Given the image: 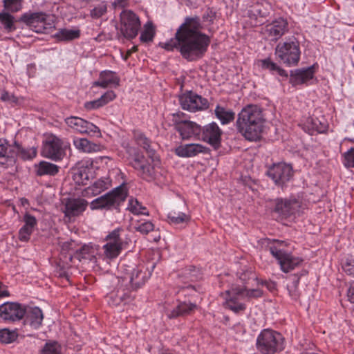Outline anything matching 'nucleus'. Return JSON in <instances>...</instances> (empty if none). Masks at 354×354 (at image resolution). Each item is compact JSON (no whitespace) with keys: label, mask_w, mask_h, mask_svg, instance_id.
Listing matches in <instances>:
<instances>
[{"label":"nucleus","mask_w":354,"mask_h":354,"mask_svg":"<svg viewBox=\"0 0 354 354\" xmlns=\"http://www.w3.org/2000/svg\"><path fill=\"white\" fill-rule=\"evenodd\" d=\"M343 165L345 167L351 169L354 173V148L352 147L346 152L342 154Z\"/></svg>","instance_id":"603ef678"},{"label":"nucleus","mask_w":354,"mask_h":354,"mask_svg":"<svg viewBox=\"0 0 354 354\" xmlns=\"http://www.w3.org/2000/svg\"><path fill=\"white\" fill-rule=\"evenodd\" d=\"M303 129L308 133L313 135L315 132L325 133L328 129V123L324 116L321 118L310 116L302 124Z\"/></svg>","instance_id":"5701e85b"},{"label":"nucleus","mask_w":354,"mask_h":354,"mask_svg":"<svg viewBox=\"0 0 354 354\" xmlns=\"http://www.w3.org/2000/svg\"><path fill=\"white\" fill-rule=\"evenodd\" d=\"M179 102L183 109L189 112L203 111L209 107L207 99L194 93L186 91L179 96Z\"/></svg>","instance_id":"dca6fc26"},{"label":"nucleus","mask_w":354,"mask_h":354,"mask_svg":"<svg viewBox=\"0 0 354 354\" xmlns=\"http://www.w3.org/2000/svg\"><path fill=\"white\" fill-rule=\"evenodd\" d=\"M120 33L127 39H134L141 28L138 16L130 10H124L120 14Z\"/></svg>","instance_id":"ddd939ff"},{"label":"nucleus","mask_w":354,"mask_h":354,"mask_svg":"<svg viewBox=\"0 0 354 354\" xmlns=\"http://www.w3.org/2000/svg\"><path fill=\"white\" fill-rule=\"evenodd\" d=\"M26 305L18 302H5L0 305V318L6 322H15L24 319Z\"/></svg>","instance_id":"f3484780"},{"label":"nucleus","mask_w":354,"mask_h":354,"mask_svg":"<svg viewBox=\"0 0 354 354\" xmlns=\"http://www.w3.org/2000/svg\"><path fill=\"white\" fill-rule=\"evenodd\" d=\"M0 22L7 32L17 30L15 17L8 12H0Z\"/></svg>","instance_id":"58836bf2"},{"label":"nucleus","mask_w":354,"mask_h":354,"mask_svg":"<svg viewBox=\"0 0 354 354\" xmlns=\"http://www.w3.org/2000/svg\"><path fill=\"white\" fill-rule=\"evenodd\" d=\"M127 209L134 215H149L147 207L133 198H131L129 200Z\"/></svg>","instance_id":"ea45409f"},{"label":"nucleus","mask_w":354,"mask_h":354,"mask_svg":"<svg viewBox=\"0 0 354 354\" xmlns=\"http://www.w3.org/2000/svg\"><path fill=\"white\" fill-rule=\"evenodd\" d=\"M155 268V263H140L133 268L129 276L119 277L120 280H124L127 286L133 293L142 288L150 278Z\"/></svg>","instance_id":"9b49d317"},{"label":"nucleus","mask_w":354,"mask_h":354,"mask_svg":"<svg viewBox=\"0 0 354 354\" xmlns=\"http://www.w3.org/2000/svg\"><path fill=\"white\" fill-rule=\"evenodd\" d=\"M262 295L263 291L259 288L249 289L245 285L233 284L225 292L224 306L237 314L246 309L245 301L261 297Z\"/></svg>","instance_id":"20e7f679"},{"label":"nucleus","mask_w":354,"mask_h":354,"mask_svg":"<svg viewBox=\"0 0 354 354\" xmlns=\"http://www.w3.org/2000/svg\"><path fill=\"white\" fill-rule=\"evenodd\" d=\"M18 337L15 330L3 328L0 330V342L4 344H10L15 342Z\"/></svg>","instance_id":"49530a36"},{"label":"nucleus","mask_w":354,"mask_h":354,"mask_svg":"<svg viewBox=\"0 0 354 354\" xmlns=\"http://www.w3.org/2000/svg\"><path fill=\"white\" fill-rule=\"evenodd\" d=\"M288 243L285 241L269 240L268 248L272 256L276 259L282 272L288 273L299 266L303 259L293 256L286 250Z\"/></svg>","instance_id":"39448f33"},{"label":"nucleus","mask_w":354,"mask_h":354,"mask_svg":"<svg viewBox=\"0 0 354 354\" xmlns=\"http://www.w3.org/2000/svg\"><path fill=\"white\" fill-rule=\"evenodd\" d=\"M44 317V313L39 307L26 306V314L24 317L25 325H28L32 329L38 330L42 326Z\"/></svg>","instance_id":"393cba45"},{"label":"nucleus","mask_w":354,"mask_h":354,"mask_svg":"<svg viewBox=\"0 0 354 354\" xmlns=\"http://www.w3.org/2000/svg\"><path fill=\"white\" fill-rule=\"evenodd\" d=\"M67 143L56 136H50L44 143L42 156L54 161L62 160L66 155Z\"/></svg>","instance_id":"2eb2a0df"},{"label":"nucleus","mask_w":354,"mask_h":354,"mask_svg":"<svg viewBox=\"0 0 354 354\" xmlns=\"http://www.w3.org/2000/svg\"><path fill=\"white\" fill-rule=\"evenodd\" d=\"M65 122L68 127L81 134H87L97 138L102 136L100 129L98 127L80 117L71 116L66 118Z\"/></svg>","instance_id":"a211bd4d"},{"label":"nucleus","mask_w":354,"mask_h":354,"mask_svg":"<svg viewBox=\"0 0 354 354\" xmlns=\"http://www.w3.org/2000/svg\"><path fill=\"white\" fill-rule=\"evenodd\" d=\"M196 308V305L192 303L180 302L178 306L167 314L169 319H175L191 314Z\"/></svg>","instance_id":"72a5a7b5"},{"label":"nucleus","mask_w":354,"mask_h":354,"mask_svg":"<svg viewBox=\"0 0 354 354\" xmlns=\"http://www.w3.org/2000/svg\"><path fill=\"white\" fill-rule=\"evenodd\" d=\"M107 12V3L102 1L90 10V17L93 19H97Z\"/></svg>","instance_id":"09e8293b"},{"label":"nucleus","mask_w":354,"mask_h":354,"mask_svg":"<svg viewBox=\"0 0 354 354\" xmlns=\"http://www.w3.org/2000/svg\"><path fill=\"white\" fill-rule=\"evenodd\" d=\"M15 150L16 151H14L15 156L17 155L25 160H32L37 156V149L33 147L25 148L18 144H16Z\"/></svg>","instance_id":"79ce46f5"},{"label":"nucleus","mask_w":354,"mask_h":354,"mask_svg":"<svg viewBox=\"0 0 354 354\" xmlns=\"http://www.w3.org/2000/svg\"><path fill=\"white\" fill-rule=\"evenodd\" d=\"M252 274L251 272H244L243 274H241V275L239 277V279L243 281L244 283H245L247 279H250V275H252Z\"/></svg>","instance_id":"69168bd1"},{"label":"nucleus","mask_w":354,"mask_h":354,"mask_svg":"<svg viewBox=\"0 0 354 354\" xmlns=\"http://www.w3.org/2000/svg\"><path fill=\"white\" fill-rule=\"evenodd\" d=\"M274 212L281 218H288L300 212L301 202L295 197L277 198L274 201Z\"/></svg>","instance_id":"4468645a"},{"label":"nucleus","mask_w":354,"mask_h":354,"mask_svg":"<svg viewBox=\"0 0 354 354\" xmlns=\"http://www.w3.org/2000/svg\"><path fill=\"white\" fill-rule=\"evenodd\" d=\"M73 179L77 185H86L93 176V161L86 158L80 161L72 171Z\"/></svg>","instance_id":"412c9836"},{"label":"nucleus","mask_w":354,"mask_h":354,"mask_svg":"<svg viewBox=\"0 0 354 354\" xmlns=\"http://www.w3.org/2000/svg\"><path fill=\"white\" fill-rule=\"evenodd\" d=\"M22 221L24 224L19 230L18 238L21 241L27 242L30 240L32 234L37 227V220L29 212H26Z\"/></svg>","instance_id":"cd10ccee"},{"label":"nucleus","mask_w":354,"mask_h":354,"mask_svg":"<svg viewBox=\"0 0 354 354\" xmlns=\"http://www.w3.org/2000/svg\"><path fill=\"white\" fill-rule=\"evenodd\" d=\"M75 149L83 153H94L100 150V145L92 142L86 138H75L73 141Z\"/></svg>","instance_id":"473e14b6"},{"label":"nucleus","mask_w":354,"mask_h":354,"mask_svg":"<svg viewBox=\"0 0 354 354\" xmlns=\"http://www.w3.org/2000/svg\"><path fill=\"white\" fill-rule=\"evenodd\" d=\"M116 287L107 295V302L112 307L124 306L133 301L136 294L125 283L124 280L119 278Z\"/></svg>","instance_id":"f8f14e48"},{"label":"nucleus","mask_w":354,"mask_h":354,"mask_svg":"<svg viewBox=\"0 0 354 354\" xmlns=\"http://www.w3.org/2000/svg\"><path fill=\"white\" fill-rule=\"evenodd\" d=\"M167 217L169 223L173 225L187 224L191 219L189 214L175 211L169 212Z\"/></svg>","instance_id":"4c0bfd02"},{"label":"nucleus","mask_w":354,"mask_h":354,"mask_svg":"<svg viewBox=\"0 0 354 354\" xmlns=\"http://www.w3.org/2000/svg\"><path fill=\"white\" fill-rule=\"evenodd\" d=\"M111 187V180L107 177H102L90 186L82 191V196L86 198H91L97 196Z\"/></svg>","instance_id":"bb28decb"},{"label":"nucleus","mask_w":354,"mask_h":354,"mask_svg":"<svg viewBox=\"0 0 354 354\" xmlns=\"http://www.w3.org/2000/svg\"><path fill=\"white\" fill-rule=\"evenodd\" d=\"M347 296L351 303H354V284L351 285L348 289Z\"/></svg>","instance_id":"680f3d73"},{"label":"nucleus","mask_w":354,"mask_h":354,"mask_svg":"<svg viewBox=\"0 0 354 354\" xmlns=\"http://www.w3.org/2000/svg\"><path fill=\"white\" fill-rule=\"evenodd\" d=\"M266 122L262 108L250 104L238 114L236 127L239 133L249 141H257L261 137Z\"/></svg>","instance_id":"f03ea898"},{"label":"nucleus","mask_w":354,"mask_h":354,"mask_svg":"<svg viewBox=\"0 0 354 354\" xmlns=\"http://www.w3.org/2000/svg\"><path fill=\"white\" fill-rule=\"evenodd\" d=\"M318 66L315 64L308 68L297 69L290 74V82L293 86L306 84L314 78Z\"/></svg>","instance_id":"b1692460"},{"label":"nucleus","mask_w":354,"mask_h":354,"mask_svg":"<svg viewBox=\"0 0 354 354\" xmlns=\"http://www.w3.org/2000/svg\"><path fill=\"white\" fill-rule=\"evenodd\" d=\"M101 107H102V106L99 98L93 101L86 102L84 103V108L88 111L97 109Z\"/></svg>","instance_id":"5fc2aeb1"},{"label":"nucleus","mask_w":354,"mask_h":354,"mask_svg":"<svg viewBox=\"0 0 354 354\" xmlns=\"http://www.w3.org/2000/svg\"><path fill=\"white\" fill-rule=\"evenodd\" d=\"M21 204H22L23 205H25L26 204H28V199L24 198H21Z\"/></svg>","instance_id":"338daca9"},{"label":"nucleus","mask_w":354,"mask_h":354,"mask_svg":"<svg viewBox=\"0 0 354 354\" xmlns=\"http://www.w3.org/2000/svg\"><path fill=\"white\" fill-rule=\"evenodd\" d=\"M256 348L261 354H274L284 349L285 339L278 331L263 329L257 337Z\"/></svg>","instance_id":"423d86ee"},{"label":"nucleus","mask_w":354,"mask_h":354,"mask_svg":"<svg viewBox=\"0 0 354 354\" xmlns=\"http://www.w3.org/2000/svg\"><path fill=\"white\" fill-rule=\"evenodd\" d=\"M62 346L55 340H48L40 350V354H62Z\"/></svg>","instance_id":"c03bdc74"},{"label":"nucleus","mask_w":354,"mask_h":354,"mask_svg":"<svg viewBox=\"0 0 354 354\" xmlns=\"http://www.w3.org/2000/svg\"><path fill=\"white\" fill-rule=\"evenodd\" d=\"M133 137L137 145L145 150L148 158L140 151H135L133 154H131L130 164L140 177L147 181L152 180L155 177L153 163L157 159L156 152L151 149V141L144 133L135 131Z\"/></svg>","instance_id":"7ed1b4c3"},{"label":"nucleus","mask_w":354,"mask_h":354,"mask_svg":"<svg viewBox=\"0 0 354 354\" xmlns=\"http://www.w3.org/2000/svg\"><path fill=\"white\" fill-rule=\"evenodd\" d=\"M128 189L124 185H121L108 193L94 199L90 203L92 210L97 209H117L126 201Z\"/></svg>","instance_id":"0eeeda50"},{"label":"nucleus","mask_w":354,"mask_h":354,"mask_svg":"<svg viewBox=\"0 0 354 354\" xmlns=\"http://www.w3.org/2000/svg\"><path fill=\"white\" fill-rule=\"evenodd\" d=\"M55 38L59 41H71L80 37V30L79 29H59L55 35Z\"/></svg>","instance_id":"e433bc0d"},{"label":"nucleus","mask_w":354,"mask_h":354,"mask_svg":"<svg viewBox=\"0 0 354 354\" xmlns=\"http://www.w3.org/2000/svg\"><path fill=\"white\" fill-rule=\"evenodd\" d=\"M13 98L15 97L7 91H3L1 95V100L3 102L12 100Z\"/></svg>","instance_id":"0e129e2a"},{"label":"nucleus","mask_w":354,"mask_h":354,"mask_svg":"<svg viewBox=\"0 0 354 354\" xmlns=\"http://www.w3.org/2000/svg\"><path fill=\"white\" fill-rule=\"evenodd\" d=\"M88 206V202L81 198H69L64 207V214L67 217H75L82 214Z\"/></svg>","instance_id":"c85d7f7f"},{"label":"nucleus","mask_w":354,"mask_h":354,"mask_svg":"<svg viewBox=\"0 0 354 354\" xmlns=\"http://www.w3.org/2000/svg\"><path fill=\"white\" fill-rule=\"evenodd\" d=\"M261 66L263 68L268 70L273 75H278L283 77H288L287 72L270 59L262 60Z\"/></svg>","instance_id":"a19ab883"},{"label":"nucleus","mask_w":354,"mask_h":354,"mask_svg":"<svg viewBox=\"0 0 354 354\" xmlns=\"http://www.w3.org/2000/svg\"><path fill=\"white\" fill-rule=\"evenodd\" d=\"M209 149L199 143L181 144L174 149L175 154L180 158H192L200 153L207 154Z\"/></svg>","instance_id":"4be33fe9"},{"label":"nucleus","mask_w":354,"mask_h":354,"mask_svg":"<svg viewBox=\"0 0 354 354\" xmlns=\"http://www.w3.org/2000/svg\"><path fill=\"white\" fill-rule=\"evenodd\" d=\"M120 83V78L117 74L111 71L106 70L100 73L99 78L94 82L93 86L106 88L109 86H118Z\"/></svg>","instance_id":"7c9ffc66"},{"label":"nucleus","mask_w":354,"mask_h":354,"mask_svg":"<svg viewBox=\"0 0 354 354\" xmlns=\"http://www.w3.org/2000/svg\"><path fill=\"white\" fill-rule=\"evenodd\" d=\"M75 244L74 241H66L62 245V250L64 251H69L72 249L73 245Z\"/></svg>","instance_id":"e2e57ef3"},{"label":"nucleus","mask_w":354,"mask_h":354,"mask_svg":"<svg viewBox=\"0 0 354 354\" xmlns=\"http://www.w3.org/2000/svg\"><path fill=\"white\" fill-rule=\"evenodd\" d=\"M123 232V230L120 227H118L111 232H109L106 236L105 237V241L108 243H111V245H115L118 247H122L123 248L124 241L121 238V233Z\"/></svg>","instance_id":"37998d69"},{"label":"nucleus","mask_w":354,"mask_h":354,"mask_svg":"<svg viewBox=\"0 0 354 354\" xmlns=\"http://www.w3.org/2000/svg\"><path fill=\"white\" fill-rule=\"evenodd\" d=\"M10 296V292L7 289V287L3 283H0V299Z\"/></svg>","instance_id":"13d9d810"},{"label":"nucleus","mask_w":354,"mask_h":354,"mask_svg":"<svg viewBox=\"0 0 354 354\" xmlns=\"http://www.w3.org/2000/svg\"><path fill=\"white\" fill-rule=\"evenodd\" d=\"M187 289H194V288H193V286H187L186 288H183L181 289V291H182V292H185V291L186 290H187Z\"/></svg>","instance_id":"774afa93"},{"label":"nucleus","mask_w":354,"mask_h":354,"mask_svg":"<svg viewBox=\"0 0 354 354\" xmlns=\"http://www.w3.org/2000/svg\"><path fill=\"white\" fill-rule=\"evenodd\" d=\"M275 53L287 66H296L301 56L299 43L295 38H290L285 41L279 42L277 45Z\"/></svg>","instance_id":"9d476101"},{"label":"nucleus","mask_w":354,"mask_h":354,"mask_svg":"<svg viewBox=\"0 0 354 354\" xmlns=\"http://www.w3.org/2000/svg\"><path fill=\"white\" fill-rule=\"evenodd\" d=\"M116 97V94L113 91H108L105 93H104L99 99L102 104V106H104L109 102L114 100Z\"/></svg>","instance_id":"864d4df0"},{"label":"nucleus","mask_w":354,"mask_h":354,"mask_svg":"<svg viewBox=\"0 0 354 354\" xmlns=\"http://www.w3.org/2000/svg\"><path fill=\"white\" fill-rule=\"evenodd\" d=\"M113 4L115 7L123 8L129 6V0H115Z\"/></svg>","instance_id":"4d7b16f0"},{"label":"nucleus","mask_w":354,"mask_h":354,"mask_svg":"<svg viewBox=\"0 0 354 354\" xmlns=\"http://www.w3.org/2000/svg\"><path fill=\"white\" fill-rule=\"evenodd\" d=\"M344 270L349 275L354 277V265L347 263L344 266Z\"/></svg>","instance_id":"052dcab7"},{"label":"nucleus","mask_w":354,"mask_h":354,"mask_svg":"<svg viewBox=\"0 0 354 354\" xmlns=\"http://www.w3.org/2000/svg\"><path fill=\"white\" fill-rule=\"evenodd\" d=\"M272 10V5L266 0L253 3L248 11V16L252 19L267 17Z\"/></svg>","instance_id":"c756f323"},{"label":"nucleus","mask_w":354,"mask_h":354,"mask_svg":"<svg viewBox=\"0 0 354 354\" xmlns=\"http://www.w3.org/2000/svg\"><path fill=\"white\" fill-rule=\"evenodd\" d=\"M203 25L198 16L187 17L178 28L174 37L161 44L168 51L178 50L188 61L204 57L211 43L209 35L203 33Z\"/></svg>","instance_id":"f257e3e1"},{"label":"nucleus","mask_w":354,"mask_h":354,"mask_svg":"<svg viewBox=\"0 0 354 354\" xmlns=\"http://www.w3.org/2000/svg\"><path fill=\"white\" fill-rule=\"evenodd\" d=\"M36 174L39 176L45 175L55 176L59 172V167L53 164L44 160L40 161L35 165Z\"/></svg>","instance_id":"f704fd0d"},{"label":"nucleus","mask_w":354,"mask_h":354,"mask_svg":"<svg viewBox=\"0 0 354 354\" xmlns=\"http://www.w3.org/2000/svg\"><path fill=\"white\" fill-rule=\"evenodd\" d=\"M156 35V28L151 21H147L144 25L143 30L140 35V41L142 42H149L153 41Z\"/></svg>","instance_id":"a18cd8bd"},{"label":"nucleus","mask_w":354,"mask_h":354,"mask_svg":"<svg viewBox=\"0 0 354 354\" xmlns=\"http://www.w3.org/2000/svg\"><path fill=\"white\" fill-rule=\"evenodd\" d=\"M122 249V247H118L108 243L103 246L104 254L105 257L109 259L117 258L121 253Z\"/></svg>","instance_id":"de8ad7c7"},{"label":"nucleus","mask_w":354,"mask_h":354,"mask_svg":"<svg viewBox=\"0 0 354 354\" xmlns=\"http://www.w3.org/2000/svg\"><path fill=\"white\" fill-rule=\"evenodd\" d=\"M15 162V153L4 139H0V165L8 167Z\"/></svg>","instance_id":"2f4dec72"},{"label":"nucleus","mask_w":354,"mask_h":354,"mask_svg":"<svg viewBox=\"0 0 354 354\" xmlns=\"http://www.w3.org/2000/svg\"><path fill=\"white\" fill-rule=\"evenodd\" d=\"M20 21L37 33H50L55 29V17L43 12H25Z\"/></svg>","instance_id":"6e6552de"},{"label":"nucleus","mask_w":354,"mask_h":354,"mask_svg":"<svg viewBox=\"0 0 354 354\" xmlns=\"http://www.w3.org/2000/svg\"><path fill=\"white\" fill-rule=\"evenodd\" d=\"M171 122L182 140H198L201 125L185 118V114L178 111L172 113Z\"/></svg>","instance_id":"1a4fd4ad"},{"label":"nucleus","mask_w":354,"mask_h":354,"mask_svg":"<svg viewBox=\"0 0 354 354\" xmlns=\"http://www.w3.org/2000/svg\"><path fill=\"white\" fill-rule=\"evenodd\" d=\"M136 51H138V46H133L132 48H131L130 49H129L126 54L124 55H122V59L124 60V61H127L129 57L133 53H136Z\"/></svg>","instance_id":"bf43d9fd"},{"label":"nucleus","mask_w":354,"mask_h":354,"mask_svg":"<svg viewBox=\"0 0 354 354\" xmlns=\"http://www.w3.org/2000/svg\"><path fill=\"white\" fill-rule=\"evenodd\" d=\"M134 228L136 231L139 232L142 234H148L149 232L153 231L154 225L152 222L149 221H138L135 224Z\"/></svg>","instance_id":"8fccbe9b"},{"label":"nucleus","mask_w":354,"mask_h":354,"mask_svg":"<svg viewBox=\"0 0 354 354\" xmlns=\"http://www.w3.org/2000/svg\"><path fill=\"white\" fill-rule=\"evenodd\" d=\"M91 248L88 246L84 245L82 246L79 252L77 253V257L80 260L81 259H88L90 258L89 253H90Z\"/></svg>","instance_id":"6e6d98bb"},{"label":"nucleus","mask_w":354,"mask_h":354,"mask_svg":"<svg viewBox=\"0 0 354 354\" xmlns=\"http://www.w3.org/2000/svg\"><path fill=\"white\" fill-rule=\"evenodd\" d=\"M288 30V21L279 17L265 26V34L271 37L272 40H277Z\"/></svg>","instance_id":"a878e982"},{"label":"nucleus","mask_w":354,"mask_h":354,"mask_svg":"<svg viewBox=\"0 0 354 354\" xmlns=\"http://www.w3.org/2000/svg\"><path fill=\"white\" fill-rule=\"evenodd\" d=\"M267 175L274 181L275 185L283 187L288 182L293 175L291 165L285 162H279L271 166Z\"/></svg>","instance_id":"6ab92c4d"},{"label":"nucleus","mask_w":354,"mask_h":354,"mask_svg":"<svg viewBox=\"0 0 354 354\" xmlns=\"http://www.w3.org/2000/svg\"><path fill=\"white\" fill-rule=\"evenodd\" d=\"M23 0H3L6 10L11 12H17L22 9Z\"/></svg>","instance_id":"3c124183"},{"label":"nucleus","mask_w":354,"mask_h":354,"mask_svg":"<svg viewBox=\"0 0 354 354\" xmlns=\"http://www.w3.org/2000/svg\"><path fill=\"white\" fill-rule=\"evenodd\" d=\"M214 113L222 124H227L235 118V113L232 110L227 109L220 105L216 106Z\"/></svg>","instance_id":"c9c22d12"},{"label":"nucleus","mask_w":354,"mask_h":354,"mask_svg":"<svg viewBox=\"0 0 354 354\" xmlns=\"http://www.w3.org/2000/svg\"><path fill=\"white\" fill-rule=\"evenodd\" d=\"M222 134L223 131L218 125L215 122H212L203 127L201 126L198 140L208 143L217 149L221 147Z\"/></svg>","instance_id":"aec40b11"}]
</instances>
